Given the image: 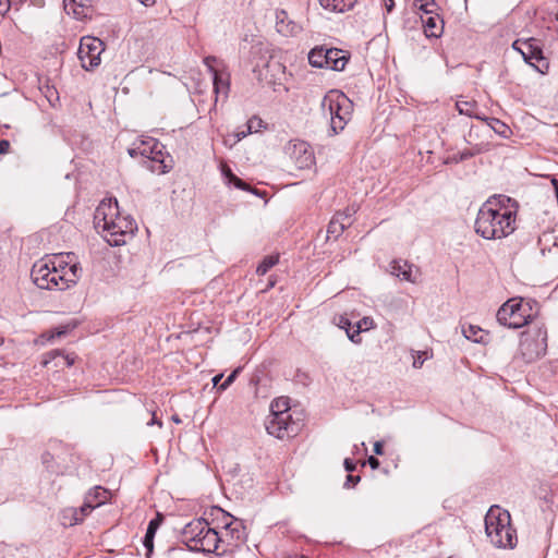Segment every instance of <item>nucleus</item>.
Returning <instances> with one entry per match:
<instances>
[{
  "instance_id": "5701e85b",
  "label": "nucleus",
  "mask_w": 558,
  "mask_h": 558,
  "mask_svg": "<svg viewBox=\"0 0 558 558\" xmlns=\"http://www.w3.org/2000/svg\"><path fill=\"white\" fill-rule=\"evenodd\" d=\"M320 5L333 12H345L354 7L356 0H319Z\"/></svg>"
},
{
  "instance_id": "1a4fd4ad",
  "label": "nucleus",
  "mask_w": 558,
  "mask_h": 558,
  "mask_svg": "<svg viewBox=\"0 0 558 558\" xmlns=\"http://www.w3.org/2000/svg\"><path fill=\"white\" fill-rule=\"evenodd\" d=\"M348 57L337 48L315 47L308 53V62L314 68H326L342 71L348 63Z\"/></svg>"
},
{
  "instance_id": "f8f14e48",
  "label": "nucleus",
  "mask_w": 558,
  "mask_h": 558,
  "mask_svg": "<svg viewBox=\"0 0 558 558\" xmlns=\"http://www.w3.org/2000/svg\"><path fill=\"white\" fill-rule=\"evenodd\" d=\"M286 154L296 169L311 168L315 162L312 147L304 141H290L286 147Z\"/></svg>"
},
{
  "instance_id": "2f4dec72",
  "label": "nucleus",
  "mask_w": 558,
  "mask_h": 558,
  "mask_svg": "<svg viewBox=\"0 0 558 558\" xmlns=\"http://www.w3.org/2000/svg\"><path fill=\"white\" fill-rule=\"evenodd\" d=\"M43 464L46 466V469L53 474H61L62 470L61 468L56 463L54 457L50 452H45L41 456Z\"/></svg>"
},
{
  "instance_id": "e433bc0d",
  "label": "nucleus",
  "mask_w": 558,
  "mask_h": 558,
  "mask_svg": "<svg viewBox=\"0 0 558 558\" xmlns=\"http://www.w3.org/2000/svg\"><path fill=\"white\" fill-rule=\"evenodd\" d=\"M162 521L163 515L160 512H157L156 517L149 521L146 534L155 537L156 532L161 525Z\"/></svg>"
},
{
  "instance_id": "f3484780",
  "label": "nucleus",
  "mask_w": 558,
  "mask_h": 558,
  "mask_svg": "<svg viewBox=\"0 0 558 558\" xmlns=\"http://www.w3.org/2000/svg\"><path fill=\"white\" fill-rule=\"evenodd\" d=\"M390 274L401 280L409 282H416L417 269L414 270L413 266L407 260H393L390 264Z\"/></svg>"
},
{
  "instance_id": "bf43d9fd",
  "label": "nucleus",
  "mask_w": 558,
  "mask_h": 558,
  "mask_svg": "<svg viewBox=\"0 0 558 558\" xmlns=\"http://www.w3.org/2000/svg\"><path fill=\"white\" fill-rule=\"evenodd\" d=\"M137 1L141 2L145 7H150L155 3V0H137Z\"/></svg>"
},
{
  "instance_id": "20e7f679",
  "label": "nucleus",
  "mask_w": 558,
  "mask_h": 558,
  "mask_svg": "<svg viewBox=\"0 0 558 558\" xmlns=\"http://www.w3.org/2000/svg\"><path fill=\"white\" fill-rule=\"evenodd\" d=\"M320 107L330 121L332 135L341 132L351 119L352 101L340 90H329L322 99Z\"/></svg>"
},
{
  "instance_id": "c9c22d12",
  "label": "nucleus",
  "mask_w": 558,
  "mask_h": 558,
  "mask_svg": "<svg viewBox=\"0 0 558 558\" xmlns=\"http://www.w3.org/2000/svg\"><path fill=\"white\" fill-rule=\"evenodd\" d=\"M95 508V504L92 502V494H87L84 504L77 508L78 517H82L83 521Z\"/></svg>"
},
{
  "instance_id": "680f3d73",
  "label": "nucleus",
  "mask_w": 558,
  "mask_h": 558,
  "mask_svg": "<svg viewBox=\"0 0 558 558\" xmlns=\"http://www.w3.org/2000/svg\"><path fill=\"white\" fill-rule=\"evenodd\" d=\"M223 375L222 374H219V375H216L214 378H213V383L215 386H217L219 384V381L222 379Z\"/></svg>"
},
{
  "instance_id": "9b49d317",
  "label": "nucleus",
  "mask_w": 558,
  "mask_h": 558,
  "mask_svg": "<svg viewBox=\"0 0 558 558\" xmlns=\"http://www.w3.org/2000/svg\"><path fill=\"white\" fill-rule=\"evenodd\" d=\"M102 46V41L96 37L85 36L81 39L77 56L85 70H93L99 65Z\"/></svg>"
},
{
  "instance_id": "7c9ffc66",
  "label": "nucleus",
  "mask_w": 558,
  "mask_h": 558,
  "mask_svg": "<svg viewBox=\"0 0 558 558\" xmlns=\"http://www.w3.org/2000/svg\"><path fill=\"white\" fill-rule=\"evenodd\" d=\"M291 413L288 398H279L271 402L270 414Z\"/></svg>"
},
{
  "instance_id": "c756f323",
  "label": "nucleus",
  "mask_w": 558,
  "mask_h": 558,
  "mask_svg": "<svg viewBox=\"0 0 558 558\" xmlns=\"http://www.w3.org/2000/svg\"><path fill=\"white\" fill-rule=\"evenodd\" d=\"M75 259L74 253H65L60 254L59 256L51 258V262L53 263V266L56 268L62 269V271L68 270L69 266L72 264V262Z\"/></svg>"
},
{
  "instance_id": "b1692460",
  "label": "nucleus",
  "mask_w": 558,
  "mask_h": 558,
  "mask_svg": "<svg viewBox=\"0 0 558 558\" xmlns=\"http://www.w3.org/2000/svg\"><path fill=\"white\" fill-rule=\"evenodd\" d=\"M342 214H336L330 220L327 228V238L338 239L347 227L351 225V222L341 221Z\"/></svg>"
},
{
  "instance_id": "13d9d810",
  "label": "nucleus",
  "mask_w": 558,
  "mask_h": 558,
  "mask_svg": "<svg viewBox=\"0 0 558 558\" xmlns=\"http://www.w3.org/2000/svg\"><path fill=\"white\" fill-rule=\"evenodd\" d=\"M423 364V360L421 359V355L417 356V359L414 360L413 366L414 367H421Z\"/></svg>"
},
{
  "instance_id": "9d476101",
  "label": "nucleus",
  "mask_w": 558,
  "mask_h": 558,
  "mask_svg": "<svg viewBox=\"0 0 558 558\" xmlns=\"http://www.w3.org/2000/svg\"><path fill=\"white\" fill-rule=\"evenodd\" d=\"M302 427L303 423L300 420H293L291 413L270 414L266 422L268 434L279 439L296 436Z\"/></svg>"
},
{
  "instance_id": "a19ab883",
  "label": "nucleus",
  "mask_w": 558,
  "mask_h": 558,
  "mask_svg": "<svg viewBox=\"0 0 558 558\" xmlns=\"http://www.w3.org/2000/svg\"><path fill=\"white\" fill-rule=\"evenodd\" d=\"M356 328L362 331H366L368 329L374 328V320L371 317H363L361 320L356 323Z\"/></svg>"
},
{
  "instance_id": "ea45409f",
  "label": "nucleus",
  "mask_w": 558,
  "mask_h": 558,
  "mask_svg": "<svg viewBox=\"0 0 558 558\" xmlns=\"http://www.w3.org/2000/svg\"><path fill=\"white\" fill-rule=\"evenodd\" d=\"M242 367H238L225 379V381L219 386V390H226L238 377L241 373Z\"/></svg>"
},
{
  "instance_id": "c03bdc74",
  "label": "nucleus",
  "mask_w": 558,
  "mask_h": 558,
  "mask_svg": "<svg viewBox=\"0 0 558 558\" xmlns=\"http://www.w3.org/2000/svg\"><path fill=\"white\" fill-rule=\"evenodd\" d=\"M347 332V336L349 338L350 341H352L353 343H361L362 339L360 337V333H361V330L355 328L354 330H351L349 329V331H345Z\"/></svg>"
},
{
  "instance_id": "473e14b6",
  "label": "nucleus",
  "mask_w": 558,
  "mask_h": 558,
  "mask_svg": "<svg viewBox=\"0 0 558 558\" xmlns=\"http://www.w3.org/2000/svg\"><path fill=\"white\" fill-rule=\"evenodd\" d=\"M88 494H92V502L95 504L96 507L105 504L108 498V492L100 486L95 487Z\"/></svg>"
},
{
  "instance_id": "f03ea898",
  "label": "nucleus",
  "mask_w": 558,
  "mask_h": 558,
  "mask_svg": "<svg viewBox=\"0 0 558 558\" xmlns=\"http://www.w3.org/2000/svg\"><path fill=\"white\" fill-rule=\"evenodd\" d=\"M94 223L95 228L101 229L104 239L111 246L125 244L137 230L136 221L132 217L120 215L118 201L114 197L100 202L95 210Z\"/></svg>"
},
{
  "instance_id": "a878e982",
  "label": "nucleus",
  "mask_w": 558,
  "mask_h": 558,
  "mask_svg": "<svg viewBox=\"0 0 558 558\" xmlns=\"http://www.w3.org/2000/svg\"><path fill=\"white\" fill-rule=\"evenodd\" d=\"M483 121H485L492 130L501 137L507 138L510 136L511 129L501 120L497 118H483Z\"/></svg>"
},
{
  "instance_id": "338daca9",
  "label": "nucleus",
  "mask_w": 558,
  "mask_h": 558,
  "mask_svg": "<svg viewBox=\"0 0 558 558\" xmlns=\"http://www.w3.org/2000/svg\"><path fill=\"white\" fill-rule=\"evenodd\" d=\"M2 343H3V339H2V338H0V345H1Z\"/></svg>"
},
{
  "instance_id": "052dcab7",
  "label": "nucleus",
  "mask_w": 558,
  "mask_h": 558,
  "mask_svg": "<svg viewBox=\"0 0 558 558\" xmlns=\"http://www.w3.org/2000/svg\"><path fill=\"white\" fill-rule=\"evenodd\" d=\"M246 134H247V132H245V131L238 132L235 134L236 141H241L242 138H244L246 136Z\"/></svg>"
},
{
  "instance_id": "dca6fc26",
  "label": "nucleus",
  "mask_w": 558,
  "mask_h": 558,
  "mask_svg": "<svg viewBox=\"0 0 558 558\" xmlns=\"http://www.w3.org/2000/svg\"><path fill=\"white\" fill-rule=\"evenodd\" d=\"M94 0H63L64 10L76 20L90 17L93 14Z\"/></svg>"
},
{
  "instance_id": "a211bd4d",
  "label": "nucleus",
  "mask_w": 558,
  "mask_h": 558,
  "mask_svg": "<svg viewBox=\"0 0 558 558\" xmlns=\"http://www.w3.org/2000/svg\"><path fill=\"white\" fill-rule=\"evenodd\" d=\"M219 60L216 57L208 56L204 59V63L207 66L208 71L213 75L214 88L217 94L223 93L227 94L229 89V81L223 78L221 74L215 68Z\"/></svg>"
},
{
  "instance_id": "39448f33",
  "label": "nucleus",
  "mask_w": 558,
  "mask_h": 558,
  "mask_svg": "<svg viewBox=\"0 0 558 558\" xmlns=\"http://www.w3.org/2000/svg\"><path fill=\"white\" fill-rule=\"evenodd\" d=\"M547 330L543 326L534 327L521 333L518 356L525 363L534 362L545 354Z\"/></svg>"
},
{
  "instance_id": "f257e3e1",
  "label": "nucleus",
  "mask_w": 558,
  "mask_h": 558,
  "mask_svg": "<svg viewBox=\"0 0 558 558\" xmlns=\"http://www.w3.org/2000/svg\"><path fill=\"white\" fill-rule=\"evenodd\" d=\"M510 197L498 195L488 198L480 208L475 232L486 240L502 239L515 230V214L508 207Z\"/></svg>"
},
{
  "instance_id": "4468645a",
  "label": "nucleus",
  "mask_w": 558,
  "mask_h": 558,
  "mask_svg": "<svg viewBox=\"0 0 558 558\" xmlns=\"http://www.w3.org/2000/svg\"><path fill=\"white\" fill-rule=\"evenodd\" d=\"M521 54L526 63L534 66L538 72H547L549 65L543 57L542 49L535 45L534 38H529L522 41Z\"/></svg>"
},
{
  "instance_id": "6ab92c4d",
  "label": "nucleus",
  "mask_w": 558,
  "mask_h": 558,
  "mask_svg": "<svg viewBox=\"0 0 558 558\" xmlns=\"http://www.w3.org/2000/svg\"><path fill=\"white\" fill-rule=\"evenodd\" d=\"M208 521L203 518L195 519L187 524L182 530V539L190 547V544L197 536V533H203L208 526Z\"/></svg>"
},
{
  "instance_id": "09e8293b",
  "label": "nucleus",
  "mask_w": 558,
  "mask_h": 558,
  "mask_svg": "<svg viewBox=\"0 0 558 558\" xmlns=\"http://www.w3.org/2000/svg\"><path fill=\"white\" fill-rule=\"evenodd\" d=\"M343 465H344L345 471L349 472V473L353 472L356 469L355 462L353 460L349 459V458H347L344 460Z\"/></svg>"
},
{
  "instance_id": "cd10ccee",
  "label": "nucleus",
  "mask_w": 558,
  "mask_h": 558,
  "mask_svg": "<svg viewBox=\"0 0 558 558\" xmlns=\"http://www.w3.org/2000/svg\"><path fill=\"white\" fill-rule=\"evenodd\" d=\"M82 522L77 508H65L61 512V523L64 526H72Z\"/></svg>"
},
{
  "instance_id": "72a5a7b5",
  "label": "nucleus",
  "mask_w": 558,
  "mask_h": 558,
  "mask_svg": "<svg viewBox=\"0 0 558 558\" xmlns=\"http://www.w3.org/2000/svg\"><path fill=\"white\" fill-rule=\"evenodd\" d=\"M222 173L223 175L228 179L229 183H232L234 184L238 189H241V190H246L247 186L246 184L241 180L239 179L232 171L229 167L225 166L222 168Z\"/></svg>"
},
{
  "instance_id": "58836bf2",
  "label": "nucleus",
  "mask_w": 558,
  "mask_h": 558,
  "mask_svg": "<svg viewBox=\"0 0 558 558\" xmlns=\"http://www.w3.org/2000/svg\"><path fill=\"white\" fill-rule=\"evenodd\" d=\"M333 320H335V324H336L339 328H341V329H343V330H345V331H349V329H352V323H351V322H350V319H349L347 316H344V315H339V316L335 317V318H333Z\"/></svg>"
},
{
  "instance_id": "bb28decb",
  "label": "nucleus",
  "mask_w": 558,
  "mask_h": 558,
  "mask_svg": "<svg viewBox=\"0 0 558 558\" xmlns=\"http://www.w3.org/2000/svg\"><path fill=\"white\" fill-rule=\"evenodd\" d=\"M462 332L468 340H472L477 343L484 342V337L487 336L485 330L474 325H469L466 327L463 326Z\"/></svg>"
},
{
  "instance_id": "ddd939ff",
  "label": "nucleus",
  "mask_w": 558,
  "mask_h": 558,
  "mask_svg": "<svg viewBox=\"0 0 558 558\" xmlns=\"http://www.w3.org/2000/svg\"><path fill=\"white\" fill-rule=\"evenodd\" d=\"M128 153L133 158L142 156L151 161L162 162V145L153 137L135 141Z\"/></svg>"
},
{
  "instance_id": "393cba45",
  "label": "nucleus",
  "mask_w": 558,
  "mask_h": 558,
  "mask_svg": "<svg viewBox=\"0 0 558 558\" xmlns=\"http://www.w3.org/2000/svg\"><path fill=\"white\" fill-rule=\"evenodd\" d=\"M456 107L460 114H464L471 118L483 120L484 117L480 116L476 111L477 104L473 100H458Z\"/></svg>"
},
{
  "instance_id": "f704fd0d",
  "label": "nucleus",
  "mask_w": 558,
  "mask_h": 558,
  "mask_svg": "<svg viewBox=\"0 0 558 558\" xmlns=\"http://www.w3.org/2000/svg\"><path fill=\"white\" fill-rule=\"evenodd\" d=\"M414 7L425 14H433L434 8L437 7V3L435 0H415Z\"/></svg>"
},
{
  "instance_id": "c85d7f7f",
  "label": "nucleus",
  "mask_w": 558,
  "mask_h": 558,
  "mask_svg": "<svg viewBox=\"0 0 558 558\" xmlns=\"http://www.w3.org/2000/svg\"><path fill=\"white\" fill-rule=\"evenodd\" d=\"M279 262V255H268L257 266L256 272L258 276L266 275L270 268L277 265Z\"/></svg>"
},
{
  "instance_id": "864d4df0",
  "label": "nucleus",
  "mask_w": 558,
  "mask_h": 558,
  "mask_svg": "<svg viewBox=\"0 0 558 558\" xmlns=\"http://www.w3.org/2000/svg\"><path fill=\"white\" fill-rule=\"evenodd\" d=\"M367 462L369 464V466L373 469V470H376L379 468V460L373 456H371L368 459H367Z\"/></svg>"
},
{
  "instance_id": "4d7b16f0",
  "label": "nucleus",
  "mask_w": 558,
  "mask_h": 558,
  "mask_svg": "<svg viewBox=\"0 0 558 558\" xmlns=\"http://www.w3.org/2000/svg\"><path fill=\"white\" fill-rule=\"evenodd\" d=\"M522 41H523V40L518 39V40H515V41L512 44V48H513L514 50L519 51L520 53H521V51H522V49H521V48H522Z\"/></svg>"
},
{
  "instance_id": "69168bd1",
  "label": "nucleus",
  "mask_w": 558,
  "mask_h": 558,
  "mask_svg": "<svg viewBox=\"0 0 558 558\" xmlns=\"http://www.w3.org/2000/svg\"><path fill=\"white\" fill-rule=\"evenodd\" d=\"M172 421L175 423H180L181 420L178 417V415L172 416Z\"/></svg>"
},
{
  "instance_id": "6e6d98bb",
  "label": "nucleus",
  "mask_w": 558,
  "mask_h": 558,
  "mask_svg": "<svg viewBox=\"0 0 558 558\" xmlns=\"http://www.w3.org/2000/svg\"><path fill=\"white\" fill-rule=\"evenodd\" d=\"M384 7L387 11V13H390L395 8V1L393 0H383Z\"/></svg>"
},
{
  "instance_id": "a18cd8bd",
  "label": "nucleus",
  "mask_w": 558,
  "mask_h": 558,
  "mask_svg": "<svg viewBox=\"0 0 558 558\" xmlns=\"http://www.w3.org/2000/svg\"><path fill=\"white\" fill-rule=\"evenodd\" d=\"M360 481H361V477L359 475H351V474H349L347 476V481L344 483V487H347V488L354 487Z\"/></svg>"
},
{
  "instance_id": "de8ad7c7",
  "label": "nucleus",
  "mask_w": 558,
  "mask_h": 558,
  "mask_svg": "<svg viewBox=\"0 0 558 558\" xmlns=\"http://www.w3.org/2000/svg\"><path fill=\"white\" fill-rule=\"evenodd\" d=\"M204 535V532L203 533H197V536L195 537V539L192 541V543L190 544V549L191 550H195L197 549V545L201 544V542L203 541V536Z\"/></svg>"
},
{
  "instance_id": "4be33fe9",
  "label": "nucleus",
  "mask_w": 558,
  "mask_h": 558,
  "mask_svg": "<svg viewBox=\"0 0 558 558\" xmlns=\"http://www.w3.org/2000/svg\"><path fill=\"white\" fill-rule=\"evenodd\" d=\"M422 23L426 37L438 38L441 36L444 32V20L440 19L438 14L435 16L430 15L426 20L422 19Z\"/></svg>"
},
{
  "instance_id": "412c9836",
  "label": "nucleus",
  "mask_w": 558,
  "mask_h": 558,
  "mask_svg": "<svg viewBox=\"0 0 558 558\" xmlns=\"http://www.w3.org/2000/svg\"><path fill=\"white\" fill-rule=\"evenodd\" d=\"M60 275L62 277V281L59 282V286L61 287V289L66 290L70 287L74 286L81 278L82 268L80 264L76 263L74 259L72 264L69 266L68 270L60 272Z\"/></svg>"
},
{
  "instance_id": "4c0bfd02",
  "label": "nucleus",
  "mask_w": 558,
  "mask_h": 558,
  "mask_svg": "<svg viewBox=\"0 0 558 558\" xmlns=\"http://www.w3.org/2000/svg\"><path fill=\"white\" fill-rule=\"evenodd\" d=\"M43 93L51 106H54V101L59 100L58 92L52 86H48V85L45 86V88L43 89Z\"/></svg>"
},
{
  "instance_id": "aec40b11",
  "label": "nucleus",
  "mask_w": 558,
  "mask_h": 558,
  "mask_svg": "<svg viewBox=\"0 0 558 558\" xmlns=\"http://www.w3.org/2000/svg\"><path fill=\"white\" fill-rule=\"evenodd\" d=\"M276 28L278 33L284 36L296 35L301 31L295 22L289 20L286 11L276 13Z\"/></svg>"
},
{
  "instance_id": "79ce46f5",
  "label": "nucleus",
  "mask_w": 558,
  "mask_h": 558,
  "mask_svg": "<svg viewBox=\"0 0 558 558\" xmlns=\"http://www.w3.org/2000/svg\"><path fill=\"white\" fill-rule=\"evenodd\" d=\"M143 545L146 548V556L149 557L154 550V536L145 534Z\"/></svg>"
},
{
  "instance_id": "49530a36",
  "label": "nucleus",
  "mask_w": 558,
  "mask_h": 558,
  "mask_svg": "<svg viewBox=\"0 0 558 558\" xmlns=\"http://www.w3.org/2000/svg\"><path fill=\"white\" fill-rule=\"evenodd\" d=\"M355 213H356V209L354 207L347 208L344 211L341 213L342 214L341 221L351 222L350 218Z\"/></svg>"
},
{
  "instance_id": "0eeeda50",
  "label": "nucleus",
  "mask_w": 558,
  "mask_h": 558,
  "mask_svg": "<svg viewBox=\"0 0 558 558\" xmlns=\"http://www.w3.org/2000/svg\"><path fill=\"white\" fill-rule=\"evenodd\" d=\"M222 531L219 532L221 538L220 547L222 554L231 553L239 548L246 541V529L243 522L231 514L222 511Z\"/></svg>"
},
{
  "instance_id": "8fccbe9b",
  "label": "nucleus",
  "mask_w": 558,
  "mask_h": 558,
  "mask_svg": "<svg viewBox=\"0 0 558 558\" xmlns=\"http://www.w3.org/2000/svg\"><path fill=\"white\" fill-rule=\"evenodd\" d=\"M256 123L259 125L262 123L260 119L253 118L247 122V133H252L253 129L256 126Z\"/></svg>"
},
{
  "instance_id": "0e129e2a",
  "label": "nucleus",
  "mask_w": 558,
  "mask_h": 558,
  "mask_svg": "<svg viewBox=\"0 0 558 558\" xmlns=\"http://www.w3.org/2000/svg\"><path fill=\"white\" fill-rule=\"evenodd\" d=\"M64 360H66L68 366H71L73 364V359H69L68 356H62Z\"/></svg>"
},
{
  "instance_id": "3c124183",
  "label": "nucleus",
  "mask_w": 558,
  "mask_h": 558,
  "mask_svg": "<svg viewBox=\"0 0 558 558\" xmlns=\"http://www.w3.org/2000/svg\"><path fill=\"white\" fill-rule=\"evenodd\" d=\"M10 148V142L0 138V154H7Z\"/></svg>"
},
{
  "instance_id": "7ed1b4c3",
  "label": "nucleus",
  "mask_w": 558,
  "mask_h": 558,
  "mask_svg": "<svg viewBox=\"0 0 558 558\" xmlns=\"http://www.w3.org/2000/svg\"><path fill=\"white\" fill-rule=\"evenodd\" d=\"M485 531L492 544L499 548H513L517 544L515 531L510 525V514L499 507H492L485 517Z\"/></svg>"
},
{
  "instance_id": "5fc2aeb1",
  "label": "nucleus",
  "mask_w": 558,
  "mask_h": 558,
  "mask_svg": "<svg viewBox=\"0 0 558 558\" xmlns=\"http://www.w3.org/2000/svg\"><path fill=\"white\" fill-rule=\"evenodd\" d=\"M374 452L378 456L384 454V445L381 441H376L374 444Z\"/></svg>"
},
{
  "instance_id": "6e6552de",
  "label": "nucleus",
  "mask_w": 558,
  "mask_h": 558,
  "mask_svg": "<svg viewBox=\"0 0 558 558\" xmlns=\"http://www.w3.org/2000/svg\"><path fill=\"white\" fill-rule=\"evenodd\" d=\"M60 272L62 269L56 268L51 258L44 257L33 265L31 278L39 289L63 291L59 286V282L62 281Z\"/></svg>"
},
{
  "instance_id": "37998d69",
  "label": "nucleus",
  "mask_w": 558,
  "mask_h": 558,
  "mask_svg": "<svg viewBox=\"0 0 558 558\" xmlns=\"http://www.w3.org/2000/svg\"><path fill=\"white\" fill-rule=\"evenodd\" d=\"M477 153H480V150H476V151L474 153V151H472V150L465 149V150H463V151H460V153L458 154V156H457V157H454V160H456L457 162H459V161H464V160H468V159L472 158V157H473L475 154H477Z\"/></svg>"
},
{
  "instance_id": "2eb2a0df",
  "label": "nucleus",
  "mask_w": 558,
  "mask_h": 558,
  "mask_svg": "<svg viewBox=\"0 0 558 558\" xmlns=\"http://www.w3.org/2000/svg\"><path fill=\"white\" fill-rule=\"evenodd\" d=\"M202 537L203 541L197 545L196 551L208 554L215 553L218 556L223 555L220 547L221 538L219 537V532L215 527H211L208 524Z\"/></svg>"
},
{
  "instance_id": "603ef678",
  "label": "nucleus",
  "mask_w": 558,
  "mask_h": 558,
  "mask_svg": "<svg viewBox=\"0 0 558 558\" xmlns=\"http://www.w3.org/2000/svg\"><path fill=\"white\" fill-rule=\"evenodd\" d=\"M10 9L9 0H0V14H4Z\"/></svg>"
},
{
  "instance_id": "e2e57ef3",
  "label": "nucleus",
  "mask_w": 558,
  "mask_h": 558,
  "mask_svg": "<svg viewBox=\"0 0 558 558\" xmlns=\"http://www.w3.org/2000/svg\"><path fill=\"white\" fill-rule=\"evenodd\" d=\"M154 424H157V425H159V426H161V425H162V423H161L160 421H158V420H157V417H156L155 415L153 416L151 421H150V422H148V425H154Z\"/></svg>"
},
{
  "instance_id": "423d86ee",
  "label": "nucleus",
  "mask_w": 558,
  "mask_h": 558,
  "mask_svg": "<svg viewBox=\"0 0 558 558\" xmlns=\"http://www.w3.org/2000/svg\"><path fill=\"white\" fill-rule=\"evenodd\" d=\"M532 307L522 299L512 298L501 305L496 317L499 324L509 328H521L532 318Z\"/></svg>"
}]
</instances>
